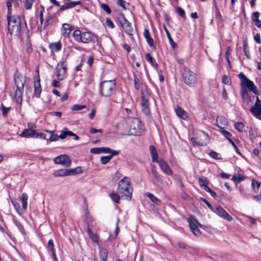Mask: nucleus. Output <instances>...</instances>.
Listing matches in <instances>:
<instances>
[{"instance_id":"nucleus-39","label":"nucleus","mask_w":261,"mask_h":261,"mask_svg":"<svg viewBox=\"0 0 261 261\" xmlns=\"http://www.w3.org/2000/svg\"><path fill=\"white\" fill-rule=\"evenodd\" d=\"M111 199L116 203H119L121 196L117 193H112L109 195Z\"/></svg>"},{"instance_id":"nucleus-5","label":"nucleus","mask_w":261,"mask_h":261,"mask_svg":"<svg viewBox=\"0 0 261 261\" xmlns=\"http://www.w3.org/2000/svg\"><path fill=\"white\" fill-rule=\"evenodd\" d=\"M116 90V84L114 80L105 81L101 82L99 94L105 97L111 96Z\"/></svg>"},{"instance_id":"nucleus-35","label":"nucleus","mask_w":261,"mask_h":261,"mask_svg":"<svg viewBox=\"0 0 261 261\" xmlns=\"http://www.w3.org/2000/svg\"><path fill=\"white\" fill-rule=\"evenodd\" d=\"M13 222L15 225L18 228L20 232L23 234H25V230L21 223L15 218H13Z\"/></svg>"},{"instance_id":"nucleus-28","label":"nucleus","mask_w":261,"mask_h":261,"mask_svg":"<svg viewBox=\"0 0 261 261\" xmlns=\"http://www.w3.org/2000/svg\"><path fill=\"white\" fill-rule=\"evenodd\" d=\"M145 59L146 61L150 63V64L154 67L156 68L158 66L157 63L155 62V59L151 56V54L147 53L145 55Z\"/></svg>"},{"instance_id":"nucleus-41","label":"nucleus","mask_w":261,"mask_h":261,"mask_svg":"<svg viewBox=\"0 0 261 261\" xmlns=\"http://www.w3.org/2000/svg\"><path fill=\"white\" fill-rule=\"evenodd\" d=\"M14 2L11 1V0H8L7 2V7L8 8V13L7 15V17L12 16V3Z\"/></svg>"},{"instance_id":"nucleus-24","label":"nucleus","mask_w":261,"mask_h":261,"mask_svg":"<svg viewBox=\"0 0 261 261\" xmlns=\"http://www.w3.org/2000/svg\"><path fill=\"white\" fill-rule=\"evenodd\" d=\"M143 36L145 38L147 42L150 46L153 45V40L151 37L149 31L145 29L143 32Z\"/></svg>"},{"instance_id":"nucleus-12","label":"nucleus","mask_w":261,"mask_h":261,"mask_svg":"<svg viewBox=\"0 0 261 261\" xmlns=\"http://www.w3.org/2000/svg\"><path fill=\"white\" fill-rule=\"evenodd\" d=\"M250 112L255 117L261 115V100L258 97H256L255 102L250 109Z\"/></svg>"},{"instance_id":"nucleus-54","label":"nucleus","mask_w":261,"mask_h":261,"mask_svg":"<svg viewBox=\"0 0 261 261\" xmlns=\"http://www.w3.org/2000/svg\"><path fill=\"white\" fill-rule=\"evenodd\" d=\"M134 86L136 90H139L140 88L139 79L134 74Z\"/></svg>"},{"instance_id":"nucleus-50","label":"nucleus","mask_w":261,"mask_h":261,"mask_svg":"<svg viewBox=\"0 0 261 261\" xmlns=\"http://www.w3.org/2000/svg\"><path fill=\"white\" fill-rule=\"evenodd\" d=\"M69 171H71V175L75 174H78L82 172V169L81 167H79L74 169H69Z\"/></svg>"},{"instance_id":"nucleus-10","label":"nucleus","mask_w":261,"mask_h":261,"mask_svg":"<svg viewBox=\"0 0 261 261\" xmlns=\"http://www.w3.org/2000/svg\"><path fill=\"white\" fill-rule=\"evenodd\" d=\"M66 62L61 61L56 67V76L59 81H62L66 77Z\"/></svg>"},{"instance_id":"nucleus-17","label":"nucleus","mask_w":261,"mask_h":261,"mask_svg":"<svg viewBox=\"0 0 261 261\" xmlns=\"http://www.w3.org/2000/svg\"><path fill=\"white\" fill-rule=\"evenodd\" d=\"M159 163V166L161 169V170L165 172L167 175H171L173 174V172L171 169L170 168L169 165L167 164L166 162L163 160H160L158 161Z\"/></svg>"},{"instance_id":"nucleus-51","label":"nucleus","mask_w":261,"mask_h":261,"mask_svg":"<svg viewBox=\"0 0 261 261\" xmlns=\"http://www.w3.org/2000/svg\"><path fill=\"white\" fill-rule=\"evenodd\" d=\"M222 82L223 84L229 85L231 83L230 77L226 75H223L222 77Z\"/></svg>"},{"instance_id":"nucleus-44","label":"nucleus","mask_w":261,"mask_h":261,"mask_svg":"<svg viewBox=\"0 0 261 261\" xmlns=\"http://www.w3.org/2000/svg\"><path fill=\"white\" fill-rule=\"evenodd\" d=\"M209 155L211 158L216 160H220L222 159L220 154L214 151H210L209 153Z\"/></svg>"},{"instance_id":"nucleus-11","label":"nucleus","mask_w":261,"mask_h":261,"mask_svg":"<svg viewBox=\"0 0 261 261\" xmlns=\"http://www.w3.org/2000/svg\"><path fill=\"white\" fill-rule=\"evenodd\" d=\"M55 164H62L65 167H69L71 165V161L68 155L66 154H62L54 159Z\"/></svg>"},{"instance_id":"nucleus-30","label":"nucleus","mask_w":261,"mask_h":261,"mask_svg":"<svg viewBox=\"0 0 261 261\" xmlns=\"http://www.w3.org/2000/svg\"><path fill=\"white\" fill-rule=\"evenodd\" d=\"M108 255V250L102 247H100L99 249V255L100 259H107Z\"/></svg>"},{"instance_id":"nucleus-20","label":"nucleus","mask_w":261,"mask_h":261,"mask_svg":"<svg viewBox=\"0 0 261 261\" xmlns=\"http://www.w3.org/2000/svg\"><path fill=\"white\" fill-rule=\"evenodd\" d=\"M241 94L244 101L249 103L251 100V98L249 95L248 92L245 87L242 86L241 88Z\"/></svg>"},{"instance_id":"nucleus-62","label":"nucleus","mask_w":261,"mask_h":261,"mask_svg":"<svg viewBox=\"0 0 261 261\" xmlns=\"http://www.w3.org/2000/svg\"><path fill=\"white\" fill-rule=\"evenodd\" d=\"M47 247H48V250H49L50 251H53L54 250H55L54 242L52 240H49L48 241V244H47Z\"/></svg>"},{"instance_id":"nucleus-27","label":"nucleus","mask_w":261,"mask_h":261,"mask_svg":"<svg viewBox=\"0 0 261 261\" xmlns=\"http://www.w3.org/2000/svg\"><path fill=\"white\" fill-rule=\"evenodd\" d=\"M175 110L176 115L179 117L183 119H186L187 118V113L181 108L177 107Z\"/></svg>"},{"instance_id":"nucleus-31","label":"nucleus","mask_w":261,"mask_h":261,"mask_svg":"<svg viewBox=\"0 0 261 261\" xmlns=\"http://www.w3.org/2000/svg\"><path fill=\"white\" fill-rule=\"evenodd\" d=\"M116 18L121 27L123 25L124 23H125V22L127 20L124 17V15L121 13H118L117 15Z\"/></svg>"},{"instance_id":"nucleus-33","label":"nucleus","mask_w":261,"mask_h":261,"mask_svg":"<svg viewBox=\"0 0 261 261\" xmlns=\"http://www.w3.org/2000/svg\"><path fill=\"white\" fill-rule=\"evenodd\" d=\"M50 48L52 51L58 52L61 49L62 45L60 42L50 44Z\"/></svg>"},{"instance_id":"nucleus-26","label":"nucleus","mask_w":261,"mask_h":261,"mask_svg":"<svg viewBox=\"0 0 261 261\" xmlns=\"http://www.w3.org/2000/svg\"><path fill=\"white\" fill-rule=\"evenodd\" d=\"M86 232L88 233L90 239L95 243H98V236L93 232V231L90 229V228L88 227L86 230Z\"/></svg>"},{"instance_id":"nucleus-57","label":"nucleus","mask_w":261,"mask_h":261,"mask_svg":"<svg viewBox=\"0 0 261 261\" xmlns=\"http://www.w3.org/2000/svg\"><path fill=\"white\" fill-rule=\"evenodd\" d=\"M176 12L182 18L185 17V11L180 7H177L176 8Z\"/></svg>"},{"instance_id":"nucleus-56","label":"nucleus","mask_w":261,"mask_h":261,"mask_svg":"<svg viewBox=\"0 0 261 261\" xmlns=\"http://www.w3.org/2000/svg\"><path fill=\"white\" fill-rule=\"evenodd\" d=\"M106 24L107 26H108L111 29H114L115 28V25L113 21L109 18H107L106 19Z\"/></svg>"},{"instance_id":"nucleus-59","label":"nucleus","mask_w":261,"mask_h":261,"mask_svg":"<svg viewBox=\"0 0 261 261\" xmlns=\"http://www.w3.org/2000/svg\"><path fill=\"white\" fill-rule=\"evenodd\" d=\"M200 200L205 203L207 207L212 211L214 209V207L211 205V204L205 198L203 197L200 198Z\"/></svg>"},{"instance_id":"nucleus-19","label":"nucleus","mask_w":261,"mask_h":261,"mask_svg":"<svg viewBox=\"0 0 261 261\" xmlns=\"http://www.w3.org/2000/svg\"><path fill=\"white\" fill-rule=\"evenodd\" d=\"M36 134V130L33 129H25L20 134V136L21 137H31L34 138Z\"/></svg>"},{"instance_id":"nucleus-6","label":"nucleus","mask_w":261,"mask_h":261,"mask_svg":"<svg viewBox=\"0 0 261 261\" xmlns=\"http://www.w3.org/2000/svg\"><path fill=\"white\" fill-rule=\"evenodd\" d=\"M182 79L185 84L190 87H194L196 83V75L188 67H184Z\"/></svg>"},{"instance_id":"nucleus-55","label":"nucleus","mask_w":261,"mask_h":261,"mask_svg":"<svg viewBox=\"0 0 261 261\" xmlns=\"http://www.w3.org/2000/svg\"><path fill=\"white\" fill-rule=\"evenodd\" d=\"M90 152L94 154H100L102 153L101 147L92 148L90 150Z\"/></svg>"},{"instance_id":"nucleus-61","label":"nucleus","mask_w":261,"mask_h":261,"mask_svg":"<svg viewBox=\"0 0 261 261\" xmlns=\"http://www.w3.org/2000/svg\"><path fill=\"white\" fill-rule=\"evenodd\" d=\"M53 17L51 16H49L47 17V18L45 20V22L43 25V29H45L48 25H49L50 20L53 19Z\"/></svg>"},{"instance_id":"nucleus-34","label":"nucleus","mask_w":261,"mask_h":261,"mask_svg":"<svg viewBox=\"0 0 261 261\" xmlns=\"http://www.w3.org/2000/svg\"><path fill=\"white\" fill-rule=\"evenodd\" d=\"M28 195L26 193H23L21 195V200L22 201V206L23 210L27 208Z\"/></svg>"},{"instance_id":"nucleus-23","label":"nucleus","mask_w":261,"mask_h":261,"mask_svg":"<svg viewBox=\"0 0 261 261\" xmlns=\"http://www.w3.org/2000/svg\"><path fill=\"white\" fill-rule=\"evenodd\" d=\"M149 150L153 162H158V154L155 147L153 145L149 146Z\"/></svg>"},{"instance_id":"nucleus-2","label":"nucleus","mask_w":261,"mask_h":261,"mask_svg":"<svg viewBox=\"0 0 261 261\" xmlns=\"http://www.w3.org/2000/svg\"><path fill=\"white\" fill-rule=\"evenodd\" d=\"M141 121L138 118L129 117L119 125L120 128H123L126 132H129L131 135H137L140 129Z\"/></svg>"},{"instance_id":"nucleus-9","label":"nucleus","mask_w":261,"mask_h":261,"mask_svg":"<svg viewBox=\"0 0 261 261\" xmlns=\"http://www.w3.org/2000/svg\"><path fill=\"white\" fill-rule=\"evenodd\" d=\"M188 222L191 231L196 236L200 234V231L198 227H202V225L198 222L197 219L192 215L190 216L188 218Z\"/></svg>"},{"instance_id":"nucleus-25","label":"nucleus","mask_w":261,"mask_h":261,"mask_svg":"<svg viewBox=\"0 0 261 261\" xmlns=\"http://www.w3.org/2000/svg\"><path fill=\"white\" fill-rule=\"evenodd\" d=\"M151 174L154 177V181L155 182H162V180L156 171L154 166H151Z\"/></svg>"},{"instance_id":"nucleus-45","label":"nucleus","mask_w":261,"mask_h":261,"mask_svg":"<svg viewBox=\"0 0 261 261\" xmlns=\"http://www.w3.org/2000/svg\"><path fill=\"white\" fill-rule=\"evenodd\" d=\"M243 51L244 54L247 57V58L249 59H250V56L249 51V47L248 45L245 43H243Z\"/></svg>"},{"instance_id":"nucleus-63","label":"nucleus","mask_w":261,"mask_h":261,"mask_svg":"<svg viewBox=\"0 0 261 261\" xmlns=\"http://www.w3.org/2000/svg\"><path fill=\"white\" fill-rule=\"evenodd\" d=\"M35 138H41L42 139H46V135L42 133H37L36 132V134L35 135Z\"/></svg>"},{"instance_id":"nucleus-15","label":"nucleus","mask_w":261,"mask_h":261,"mask_svg":"<svg viewBox=\"0 0 261 261\" xmlns=\"http://www.w3.org/2000/svg\"><path fill=\"white\" fill-rule=\"evenodd\" d=\"M81 2L80 1H70L68 3H65L64 5L61 6L57 11V13L63 11L66 9H71L74 8L76 5H80Z\"/></svg>"},{"instance_id":"nucleus-29","label":"nucleus","mask_w":261,"mask_h":261,"mask_svg":"<svg viewBox=\"0 0 261 261\" xmlns=\"http://www.w3.org/2000/svg\"><path fill=\"white\" fill-rule=\"evenodd\" d=\"M146 196L154 204L156 205H160L161 203V200L156 197L152 194L147 192L146 193Z\"/></svg>"},{"instance_id":"nucleus-46","label":"nucleus","mask_w":261,"mask_h":261,"mask_svg":"<svg viewBox=\"0 0 261 261\" xmlns=\"http://www.w3.org/2000/svg\"><path fill=\"white\" fill-rule=\"evenodd\" d=\"M220 127V132L221 133V134L225 137L227 139V140H228V139H230V137H231L232 136L231 134L229 132H228V131L224 129L222 127Z\"/></svg>"},{"instance_id":"nucleus-7","label":"nucleus","mask_w":261,"mask_h":261,"mask_svg":"<svg viewBox=\"0 0 261 261\" xmlns=\"http://www.w3.org/2000/svg\"><path fill=\"white\" fill-rule=\"evenodd\" d=\"M209 137L207 134L202 130H198L196 134V137L191 139V141L194 146L196 145L204 146L208 143Z\"/></svg>"},{"instance_id":"nucleus-43","label":"nucleus","mask_w":261,"mask_h":261,"mask_svg":"<svg viewBox=\"0 0 261 261\" xmlns=\"http://www.w3.org/2000/svg\"><path fill=\"white\" fill-rule=\"evenodd\" d=\"M245 178V177L244 176L239 175V176L233 175L231 179L234 182L238 184L239 182L243 181Z\"/></svg>"},{"instance_id":"nucleus-49","label":"nucleus","mask_w":261,"mask_h":261,"mask_svg":"<svg viewBox=\"0 0 261 261\" xmlns=\"http://www.w3.org/2000/svg\"><path fill=\"white\" fill-rule=\"evenodd\" d=\"M86 107L85 105H74L71 108L72 111H79L85 108Z\"/></svg>"},{"instance_id":"nucleus-42","label":"nucleus","mask_w":261,"mask_h":261,"mask_svg":"<svg viewBox=\"0 0 261 261\" xmlns=\"http://www.w3.org/2000/svg\"><path fill=\"white\" fill-rule=\"evenodd\" d=\"M234 127L240 132H242L244 129V125L242 122H237L234 123Z\"/></svg>"},{"instance_id":"nucleus-8","label":"nucleus","mask_w":261,"mask_h":261,"mask_svg":"<svg viewBox=\"0 0 261 261\" xmlns=\"http://www.w3.org/2000/svg\"><path fill=\"white\" fill-rule=\"evenodd\" d=\"M238 77L241 80V87L242 86L245 87V88H248L249 91H252L255 95H258L259 92L253 82L248 79L243 72H240Z\"/></svg>"},{"instance_id":"nucleus-58","label":"nucleus","mask_w":261,"mask_h":261,"mask_svg":"<svg viewBox=\"0 0 261 261\" xmlns=\"http://www.w3.org/2000/svg\"><path fill=\"white\" fill-rule=\"evenodd\" d=\"M260 186V183L256 180H252V188L253 189L255 190V189H258L259 187Z\"/></svg>"},{"instance_id":"nucleus-36","label":"nucleus","mask_w":261,"mask_h":261,"mask_svg":"<svg viewBox=\"0 0 261 261\" xmlns=\"http://www.w3.org/2000/svg\"><path fill=\"white\" fill-rule=\"evenodd\" d=\"M62 29L64 31L63 32V35L65 37L68 36V35L71 32L70 25L68 24L64 23L63 24Z\"/></svg>"},{"instance_id":"nucleus-60","label":"nucleus","mask_w":261,"mask_h":261,"mask_svg":"<svg viewBox=\"0 0 261 261\" xmlns=\"http://www.w3.org/2000/svg\"><path fill=\"white\" fill-rule=\"evenodd\" d=\"M259 17V13L258 12H255L252 14L251 19L252 21L255 22L256 21L259 20L258 18Z\"/></svg>"},{"instance_id":"nucleus-47","label":"nucleus","mask_w":261,"mask_h":261,"mask_svg":"<svg viewBox=\"0 0 261 261\" xmlns=\"http://www.w3.org/2000/svg\"><path fill=\"white\" fill-rule=\"evenodd\" d=\"M111 160V156L109 155L102 156L100 158V162L102 164L105 165L107 164Z\"/></svg>"},{"instance_id":"nucleus-64","label":"nucleus","mask_w":261,"mask_h":261,"mask_svg":"<svg viewBox=\"0 0 261 261\" xmlns=\"http://www.w3.org/2000/svg\"><path fill=\"white\" fill-rule=\"evenodd\" d=\"M10 109V108H7L3 105H2V114L4 116H6L7 115Z\"/></svg>"},{"instance_id":"nucleus-37","label":"nucleus","mask_w":261,"mask_h":261,"mask_svg":"<svg viewBox=\"0 0 261 261\" xmlns=\"http://www.w3.org/2000/svg\"><path fill=\"white\" fill-rule=\"evenodd\" d=\"M166 31V35H167V38L169 40V43L171 46V47H172V48L173 49H175L177 47V44L173 41V40L172 39L169 32H168V31L167 30H165Z\"/></svg>"},{"instance_id":"nucleus-18","label":"nucleus","mask_w":261,"mask_h":261,"mask_svg":"<svg viewBox=\"0 0 261 261\" xmlns=\"http://www.w3.org/2000/svg\"><path fill=\"white\" fill-rule=\"evenodd\" d=\"M71 171L69 169H63L56 171L54 173V176L55 177H64L66 176L71 175Z\"/></svg>"},{"instance_id":"nucleus-32","label":"nucleus","mask_w":261,"mask_h":261,"mask_svg":"<svg viewBox=\"0 0 261 261\" xmlns=\"http://www.w3.org/2000/svg\"><path fill=\"white\" fill-rule=\"evenodd\" d=\"M149 95L147 92H142V100L141 105H149Z\"/></svg>"},{"instance_id":"nucleus-4","label":"nucleus","mask_w":261,"mask_h":261,"mask_svg":"<svg viewBox=\"0 0 261 261\" xmlns=\"http://www.w3.org/2000/svg\"><path fill=\"white\" fill-rule=\"evenodd\" d=\"M8 31L10 35L18 36L21 30V19L18 15L7 17Z\"/></svg>"},{"instance_id":"nucleus-48","label":"nucleus","mask_w":261,"mask_h":261,"mask_svg":"<svg viewBox=\"0 0 261 261\" xmlns=\"http://www.w3.org/2000/svg\"><path fill=\"white\" fill-rule=\"evenodd\" d=\"M34 1L35 0H25L24 3L25 8L27 10L31 9Z\"/></svg>"},{"instance_id":"nucleus-21","label":"nucleus","mask_w":261,"mask_h":261,"mask_svg":"<svg viewBox=\"0 0 261 261\" xmlns=\"http://www.w3.org/2000/svg\"><path fill=\"white\" fill-rule=\"evenodd\" d=\"M121 28L128 35H133L132 33L133 32V28L131 23L128 20L124 23V25L121 27Z\"/></svg>"},{"instance_id":"nucleus-40","label":"nucleus","mask_w":261,"mask_h":261,"mask_svg":"<svg viewBox=\"0 0 261 261\" xmlns=\"http://www.w3.org/2000/svg\"><path fill=\"white\" fill-rule=\"evenodd\" d=\"M199 182L200 187H205L208 185V181L205 177L199 178Z\"/></svg>"},{"instance_id":"nucleus-14","label":"nucleus","mask_w":261,"mask_h":261,"mask_svg":"<svg viewBox=\"0 0 261 261\" xmlns=\"http://www.w3.org/2000/svg\"><path fill=\"white\" fill-rule=\"evenodd\" d=\"M25 82V76L20 73L15 75L14 82L17 88L23 89Z\"/></svg>"},{"instance_id":"nucleus-13","label":"nucleus","mask_w":261,"mask_h":261,"mask_svg":"<svg viewBox=\"0 0 261 261\" xmlns=\"http://www.w3.org/2000/svg\"><path fill=\"white\" fill-rule=\"evenodd\" d=\"M212 211L216 213L220 217L227 220L228 221H230L232 219V217L229 215L221 206L214 207Z\"/></svg>"},{"instance_id":"nucleus-1","label":"nucleus","mask_w":261,"mask_h":261,"mask_svg":"<svg viewBox=\"0 0 261 261\" xmlns=\"http://www.w3.org/2000/svg\"><path fill=\"white\" fill-rule=\"evenodd\" d=\"M133 191V187L127 177H124L119 181L117 192L122 199L130 200Z\"/></svg>"},{"instance_id":"nucleus-52","label":"nucleus","mask_w":261,"mask_h":261,"mask_svg":"<svg viewBox=\"0 0 261 261\" xmlns=\"http://www.w3.org/2000/svg\"><path fill=\"white\" fill-rule=\"evenodd\" d=\"M100 8L104 11H105L108 14H111L112 12V11L111 9L110 8L109 6L106 4H102L100 6Z\"/></svg>"},{"instance_id":"nucleus-22","label":"nucleus","mask_w":261,"mask_h":261,"mask_svg":"<svg viewBox=\"0 0 261 261\" xmlns=\"http://www.w3.org/2000/svg\"><path fill=\"white\" fill-rule=\"evenodd\" d=\"M23 89L17 88L15 93V98L16 99V102L21 105L22 101V93Z\"/></svg>"},{"instance_id":"nucleus-53","label":"nucleus","mask_w":261,"mask_h":261,"mask_svg":"<svg viewBox=\"0 0 261 261\" xmlns=\"http://www.w3.org/2000/svg\"><path fill=\"white\" fill-rule=\"evenodd\" d=\"M142 110L145 115H149L150 114V110L149 105H141Z\"/></svg>"},{"instance_id":"nucleus-38","label":"nucleus","mask_w":261,"mask_h":261,"mask_svg":"<svg viewBox=\"0 0 261 261\" xmlns=\"http://www.w3.org/2000/svg\"><path fill=\"white\" fill-rule=\"evenodd\" d=\"M73 135H74V134L73 132H72L71 131L66 130L65 131H63L61 133V134L59 136V138L61 139H64L67 136H73Z\"/></svg>"},{"instance_id":"nucleus-16","label":"nucleus","mask_w":261,"mask_h":261,"mask_svg":"<svg viewBox=\"0 0 261 261\" xmlns=\"http://www.w3.org/2000/svg\"><path fill=\"white\" fill-rule=\"evenodd\" d=\"M42 92V88L40 84V80L39 75L35 77L34 82V95L37 98H39Z\"/></svg>"},{"instance_id":"nucleus-3","label":"nucleus","mask_w":261,"mask_h":261,"mask_svg":"<svg viewBox=\"0 0 261 261\" xmlns=\"http://www.w3.org/2000/svg\"><path fill=\"white\" fill-rule=\"evenodd\" d=\"M73 36L76 42L83 43H98V37L90 32H82L80 30H76L73 32Z\"/></svg>"}]
</instances>
